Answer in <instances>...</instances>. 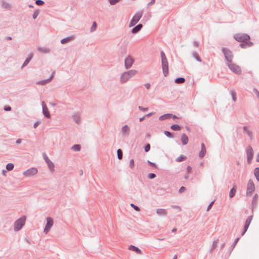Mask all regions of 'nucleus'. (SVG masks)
<instances>
[{"mask_svg": "<svg viewBox=\"0 0 259 259\" xmlns=\"http://www.w3.org/2000/svg\"><path fill=\"white\" fill-rule=\"evenodd\" d=\"M161 58L162 68L164 76H166L168 74V63L166 55L163 51L160 52Z\"/></svg>", "mask_w": 259, "mask_h": 259, "instance_id": "1", "label": "nucleus"}, {"mask_svg": "<svg viewBox=\"0 0 259 259\" xmlns=\"http://www.w3.org/2000/svg\"><path fill=\"white\" fill-rule=\"evenodd\" d=\"M136 70H130L122 73L121 75L120 81L121 83L126 82L132 76L137 73Z\"/></svg>", "mask_w": 259, "mask_h": 259, "instance_id": "2", "label": "nucleus"}, {"mask_svg": "<svg viewBox=\"0 0 259 259\" xmlns=\"http://www.w3.org/2000/svg\"><path fill=\"white\" fill-rule=\"evenodd\" d=\"M26 220V217L23 216L16 220L14 223V230L18 231L21 229L22 227L24 225Z\"/></svg>", "mask_w": 259, "mask_h": 259, "instance_id": "3", "label": "nucleus"}, {"mask_svg": "<svg viewBox=\"0 0 259 259\" xmlns=\"http://www.w3.org/2000/svg\"><path fill=\"white\" fill-rule=\"evenodd\" d=\"M222 52L224 54L225 59L228 63H231L233 58L232 52L228 48L224 47L222 48Z\"/></svg>", "mask_w": 259, "mask_h": 259, "instance_id": "4", "label": "nucleus"}, {"mask_svg": "<svg viewBox=\"0 0 259 259\" xmlns=\"http://www.w3.org/2000/svg\"><path fill=\"white\" fill-rule=\"evenodd\" d=\"M234 39L238 42H245L249 41L250 37L249 35L247 34H236L234 36Z\"/></svg>", "mask_w": 259, "mask_h": 259, "instance_id": "5", "label": "nucleus"}, {"mask_svg": "<svg viewBox=\"0 0 259 259\" xmlns=\"http://www.w3.org/2000/svg\"><path fill=\"white\" fill-rule=\"evenodd\" d=\"M143 12L142 11L137 12L132 18L130 21L129 26H135L140 20L143 16Z\"/></svg>", "mask_w": 259, "mask_h": 259, "instance_id": "6", "label": "nucleus"}, {"mask_svg": "<svg viewBox=\"0 0 259 259\" xmlns=\"http://www.w3.org/2000/svg\"><path fill=\"white\" fill-rule=\"evenodd\" d=\"M227 66L234 73L236 74H240L241 73V69L240 67L237 64L231 63H228Z\"/></svg>", "mask_w": 259, "mask_h": 259, "instance_id": "7", "label": "nucleus"}, {"mask_svg": "<svg viewBox=\"0 0 259 259\" xmlns=\"http://www.w3.org/2000/svg\"><path fill=\"white\" fill-rule=\"evenodd\" d=\"M54 224L53 219L51 217L47 218V224L45 225L44 232L45 234H47L50 230L51 227L53 226Z\"/></svg>", "mask_w": 259, "mask_h": 259, "instance_id": "8", "label": "nucleus"}, {"mask_svg": "<svg viewBox=\"0 0 259 259\" xmlns=\"http://www.w3.org/2000/svg\"><path fill=\"white\" fill-rule=\"evenodd\" d=\"M247 161L248 163H250L253 157V150L250 145H248L246 149Z\"/></svg>", "mask_w": 259, "mask_h": 259, "instance_id": "9", "label": "nucleus"}, {"mask_svg": "<svg viewBox=\"0 0 259 259\" xmlns=\"http://www.w3.org/2000/svg\"><path fill=\"white\" fill-rule=\"evenodd\" d=\"M255 189L254 183L251 179L248 181L247 186V190H246V195L250 196L252 195V193L254 192Z\"/></svg>", "mask_w": 259, "mask_h": 259, "instance_id": "10", "label": "nucleus"}, {"mask_svg": "<svg viewBox=\"0 0 259 259\" xmlns=\"http://www.w3.org/2000/svg\"><path fill=\"white\" fill-rule=\"evenodd\" d=\"M37 171L38 170L36 168L32 167L24 171L23 174L24 176L26 177H30L36 174L37 173Z\"/></svg>", "mask_w": 259, "mask_h": 259, "instance_id": "11", "label": "nucleus"}, {"mask_svg": "<svg viewBox=\"0 0 259 259\" xmlns=\"http://www.w3.org/2000/svg\"><path fill=\"white\" fill-rule=\"evenodd\" d=\"M42 156L50 170L52 171H54V164L49 158L47 154L45 153H43Z\"/></svg>", "mask_w": 259, "mask_h": 259, "instance_id": "12", "label": "nucleus"}, {"mask_svg": "<svg viewBox=\"0 0 259 259\" xmlns=\"http://www.w3.org/2000/svg\"><path fill=\"white\" fill-rule=\"evenodd\" d=\"M134 60L130 55L125 57L124 59V66L126 69L130 68L133 64Z\"/></svg>", "mask_w": 259, "mask_h": 259, "instance_id": "13", "label": "nucleus"}, {"mask_svg": "<svg viewBox=\"0 0 259 259\" xmlns=\"http://www.w3.org/2000/svg\"><path fill=\"white\" fill-rule=\"evenodd\" d=\"M41 106L42 108V113L45 117H46L47 118H50L51 115L50 113V112L48 110V108L45 104V102L42 101L41 102Z\"/></svg>", "mask_w": 259, "mask_h": 259, "instance_id": "14", "label": "nucleus"}, {"mask_svg": "<svg viewBox=\"0 0 259 259\" xmlns=\"http://www.w3.org/2000/svg\"><path fill=\"white\" fill-rule=\"evenodd\" d=\"M127 52V47L126 45H122L118 50L119 55L123 57L126 54Z\"/></svg>", "mask_w": 259, "mask_h": 259, "instance_id": "15", "label": "nucleus"}, {"mask_svg": "<svg viewBox=\"0 0 259 259\" xmlns=\"http://www.w3.org/2000/svg\"><path fill=\"white\" fill-rule=\"evenodd\" d=\"M206 152V150L205 144L204 143H201V150L199 153V157L200 158H202L205 155Z\"/></svg>", "mask_w": 259, "mask_h": 259, "instance_id": "16", "label": "nucleus"}, {"mask_svg": "<svg viewBox=\"0 0 259 259\" xmlns=\"http://www.w3.org/2000/svg\"><path fill=\"white\" fill-rule=\"evenodd\" d=\"M53 77H54V73H53L51 75V76H50L49 78H48V79H44V80H40V81H37L36 82V84H39V85H45L46 83H47L49 82H50L52 79Z\"/></svg>", "mask_w": 259, "mask_h": 259, "instance_id": "17", "label": "nucleus"}, {"mask_svg": "<svg viewBox=\"0 0 259 259\" xmlns=\"http://www.w3.org/2000/svg\"><path fill=\"white\" fill-rule=\"evenodd\" d=\"M143 24H139L134 27H133L131 30V32L133 34H136L140 31L143 27Z\"/></svg>", "mask_w": 259, "mask_h": 259, "instance_id": "18", "label": "nucleus"}, {"mask_svg": "<svg viewBox=\"0 0 259 259\" xmlns=\"http://www.w3.org/2000/svg\"><path fill=\"white\" fill-rule=\"evenodd\" d=\"M33 57V54L30 53L28 57L25 59L24 63H23V64L21 66V68H23L24 67H25L26 65H27V64L30 62V61L32 59Z\"/></svg>", "mask_w": 259, "mask_h": 259, "instance_id": "19", "label": "nucleus"}, {"mask_svg": "<svg viewBox=\"0 0 259 259\" xmlns=\"http://www.w3.org/2000/svg\"><path fill=\"white\" fill-rule=\"evenodd\" d=\"M258 195L255 194L252 198L251 205H252V211H253L254 207H256L257 204Z\"/></svg>", "mask_w": 259, "mask_h": 259, "instance_id": "20", "label": "nucleus"}, {"mask_svg": "<svg viewBox=\"0 0 259 259\" xmlns=\"http://www.w3.org/2000/svg\"><path fill=\"white\" fill-rule=\"evenodd\" d=\"M128 249L135 251V252L138 254L142 253V250L140 249H139L138 247L135 246L133 245H130L128 247Z\"/></svg>", "mask_w": 259, "mask_h": 259, "instance_id": "21", "label": "nucleus"}, {"mask_svg": "<svg viewBox=\"0 0 259 259\" xmlns=\"http://www.w3.org/2000/svg\"><path fill=\"white\" fill-rule=\"evenodd\" d=\"M181 140L183 145H186L188 143V137L186 134L184 133L182 134Z\"/></svg>", "mask_w": 259, "mask_h": 259, "instance_id": "22", "label": "nucleus"}, {"mask_svg": "<svg viewBox=\"0 0 259 259\" xmlns=\"http://www.w3.org/2000/svg\"><path fill=\"white\" fill-rule=\"evenodd\" d=\"M252 45L253 43L251 41H247L245 42H241L239 45V46L243 49H245L247 47H250Z\"/></svg>", "mask_w": 259, "mask_h": 259, "instance_id": "23", "label": "nucleus"}, {"mask_svg": "<svg viewBox=\"0 0 259 259\" xmlns=\"http://www.w3.org/2000/svg\"><path fill=\"white\" fill-rule=\"evenodd\" d=\"M252 218H253L252 215H249L247 217V218L246 219V220L245 221V224L244 225V227L248 229V227L250 224V223L252 220Z\"/></svg>", "mask_w": 259, "mask_h": 259, "instance_id": "24", "label": "nucleus"}, {"mask_svg": "<svg viewBox=\"0 0 259 259\" xmlns=\"http://www.w3.org/2000/svg\"><path fill=\"white\" fill-rule=\"evenodd\" d=\"M172 116V114L171 113H166L164 114L159 117V119L161 121L164 120L165 119H170Z\"/></svg>", "mask_w": 259, "mask_h": 259, "instance_id": "25", "label": "nucleus"}, {"mask_svg": "<svg viewBox=\"0 0 259 259\" xmlns=\"http://www.w3.org/2000/svg\"><path fill=\"white\" fill-rule=\"evenodd\" d=\"M73 38V36H69L65 38H64L62 39L60 41L61 43L62 44H65L68 42H69L70 40H71Z\"/></svg>", "mask_w": 259, "mask_h": 259, "instance_id": "26", "label": "nucleus"}, {"mask_svg": "<svg viewBox=\"0 0 259 259\" xmlns=\"http://www.w3.org/2000/svg\"><path fill=\"white\" fill-rule=\"evenodd\" d=\"M239 239H240L239 237L237 238L234 240V242L232 243V244L231 245V246L229 248V254H231V252L232 251V250H233L234 248L236 246V245L238 241H239Z\"/></svg>", "mask_w": 259, "mask_h": 259, "instance_id": "27", "label": "nucleus"}, {"mask_svg": "<svg viewBox=\"0 0 259 259\" xmlns=\"http://www.w3.org/2000/svg\"><path fill=\"white\" fill-rule=\"evenodd\" d=\"M156 213L159 215H166L167 212L166 211V210L162 208H158L156 210Z\"/></svg>", "mask_w": 259, "mask_h": 259, "instance_id": "28", "label": "nucleus"}, {"mask_svg": "<svg viewBox=\"0 0 259 259\" xmlns=\"http://www.w3.org/2000/svg\"><path fill=\"white\" fill-rule=\"evenodd\" d=\"M130 128L127 125H125L122 127L121 132L123 134H129Z\"/></svg>", "mask_w": 259, "mask_h": 259, "instance_id": "29", "label": "nucleus"}, {"mask_svg": "<svg viewBox=\"0 0 259 259\" xmlns=\"http://www.w3.org/2000/svg\"><path fill=\"white\" fill-rule=\"evenodd\" d=\"M170 129L174 131H179L181 129V127L178 124H174L170 126Z\"/></svg>", "mask_w": 259, "mask_h": 259, "instance_id": "30", "label": "nucleus"}, {"mask_svg": "<svg viewBox=\"0 0 259 259\" xmlns=\"http://www.w3.org/2000/svg\"><path fill=\"white\" fill-rule=\"evenodd\" d=\"M185 81V79L182 77H177L175 79V82L176 83L181 84L183 83Z\"/></svg>", "mask_w": 259, "mask_h": 259, "instance_id": "31", "label": "nucleus"}, {"mask_svg": "<svg viewBox=\"0 0 259 259\" xmlns=\"http://www.w3.org/2000/svg\"><path fill=\"white\" fill-rule=\"evenodd\" d=\"M192 56L198 61V62H201V59L200 58V57L199 56V54L196 52H193L192 54Z\"/></svg>", "mask_w": 259, "mask_h": 259, "instance_id": "32", "label": "nucleus"}, {"mask_svg": "<svg viewBox=\"0 0 259 259\" xmlns=\"http://www.w3.org/2000/svg\"><path fill=\"white\" fill-rule=\"evenodd\" d=\"M236 192V188H235V186H234V187L230 190V191L229 193V197L230 198H233L235 196Z\"/></svg>", "mask_w": 259, "mask_h": 259, "instance_id": "33", "label": "nucleus"}, {"mask_svg": "<svg viewBox=\"0 0 259 259\" xmlns=\"http://www.w3.org/2000/svg\"><path fill=\"white\" fill-rule=\"evenodd\" d=\"M72 118L74 121L76 123L79 124L80 123V117L78 114H75L72 116Z\"/></svg>", "mask_w": 259, "mask_h": 259, "instance_id": "34", "label": "nucleus"}, {"mask_svg": "<svg viewBox=\"0 0 259 259\" xmlns=\"http://www.w3.org/2000/svg\"><path fill=\"white\" fill-rule=\"evenodd\" d=\"M80 149L81 146L79 144H75L71 147V149L74 151H79Z\"/></svg>", "mask_w": 259, "mask_h": 259, "instance_id": "35", "label": "nucleus"}, {"mask_svg": "<svg viewBox=\"0 0 259 259\" xmlns=\"http://www.w3.org/2000/svg\"><path fill=\"white\" fill-rule=\"evenodd\" d=\"M117 158L118 159L121 160L123 157V152L121 149H118L117 150Z\"/></svg>", "mask_w": 259, "mask_h": 259, "instance_id": "36", "label": "nucleus"}, {"mask_svg": "<svg viewBox=\"0 0 259 259\" xmlns=\"http://www.w3.org/2000/svg\"><path fill=\"white\" fill-rule=\"evenodd\" d=\"M243 132L246 133L249 137L251 138L252 133L251 131L248 130L247 126H244L243 127Z\"/></svg>", "mask_w": 259, "mask_h": 259, "instance_id": "37", "label": "nucleus"}, {"mask_svg": "<svg viewBox=\"0 0 259 259\" xmlns=\"http://www.w3.org/2000/svg\"><path fill=\"white\" fill-rule=\"evenodd\" d=\"M254 175L257 181L259 182V167H256L254 170Z\"/></svg>", "mask_w": 259, "mask_h": 259, "instance_id": "38", "label": "nucleus"}, {"mask_svg": "<svg viewBox=\"0 0 259 259\" xmlns=\"http://www.w3.org/2000/svg\"><path fill=\"white\" fill-rule=\"evenodd\" d=\"M14 167V164H13L12 163H8L6 165V169L8 171L12 170L13 169Z\"/></svg>", "mask_w": 259, "mask_h": 259, "instance_id": "39", "label": "nucleus"}, {"mask_svg": "<svg viewBox=\"0 0 259 259\" xmlns=\"http://www.w3.org/2000/svg\"><path fill=\"white\" fill-rule=\"evenodd\" d=\"M97 27V24L95 21H94L92 24V26L91 27V29H90L91 32H93L95 31L96 30Z\"/></svg>", "mask_w": 259, "mask_h": 259, "instance_id": "40", "label": "nucleus"}, {"mask_svg": "<svg viewBox=\"0 0 259 259\" xmlns=\"http://www.w3.org/2000/svg\"><path fill=\"white\" fill-rule=\"evenodd\" d=\"M186 158V157L181 154L180 156L176 159L177 162H181Z\"/></svg>", "mask_w": 259, "mask_h": 259, "instance_id": "41", "label": "nucleus"}, {"mask_svg": "<svg viewBox=\"0 0 259 259\" xmlns=\"http://www.w3.org/2000/svg\"><path fill=\"white\" fill-rule=\"evenodd\" d=\"M164 134L166 137L168 138H172L174 137V134L169 131H164Z\"/></svg>", "mask_w": 259, "mask_h": 259, "instance_id": "42", "label": "nucleus"}, {"mask_svg": "<svg viewBox=\"0 0 259 259\" xmlns=\"http://www.w3.org/2000/svg\"><path fill=\"white\" fill-rule=\"evenodd\" d=\"M230 94L231 95L232 100L234 102H236V93L235 91L232 90L230 92Z\"/></svg>", "mask_w": 259, "mask_h": 259, "instance_id": "43", "label": "nucleus"}, {"mask_svg": "<svg viewBox=\"0 0 259 259\" xmlns=\"http://www.w3.org/2000/svg\"><path fill=\"white\" fill-rule=\"evenodd\" d=\"M11 6V4H10L9 3H6L5 2H3L2 3V7L4 8L9 9V8H10Z\"/></svg>", "mask_w": 259, "mask_h": 259, "instance_id": "44", "label": "nucleus"}, {"mask_svg": "<svg viewBox=\"0 0 259 259\" xmlns=\"http://www.w3.org/2000/svg\"><path fill=\"white\" fill-rule=\"evenodd\" d=\"M151 148L150 144L147 143L144 146V150L145 152H148L150 151Z\"/></svg>", "mask_w": 259, "mask_h": 259, "instance_id": "45", "label": "nucleus"}, {"mask_svg": "<svg viewBox=\"0 0 259 259\" xmlns=\"http://www.w3.org/2000/svg\"><path fill=\"white\" fill-rule=\"evenodd\" d=\"M35 3L38 6H41L45 4V2L42 0H36Z\"/></svg>", "mask_w": 259, "mask_h": 259, "instance_id": "46", "label": "nucleus"}, {"mask_svg": "<svg viewBox=\"0 0 259 259\" xmlns=\"http://www.w3.org/2000/svg\"><path fill=\"white\" fill-rule=\"evenodd\" d=\"M39 10H36L34 12V13H33V14L32 15V18H33V19H35L37 17V16H38V15L39 14Z\"/></svg>", "mask_w": 259, "mask_h": 259, "instance_id": "47", "label": "nucleus"}, {"mask_svg": "<svg viewBox=\"0 0 259 259\" xmlns=\"http://www.w3.org/2000/svg\"><path fill=\"white\" fill-rule=\"evenodd\" d=\"M218 241H219V239H217V240L213 241L212 244L211 250H212L213 249H214L215 248V247L217 246V243L218 242Z\"/></svg>", "mask_w": 259, "mask_h": 259, "instance_id": "48", "label": "nucleus"}, {"mask_svg": "<svg viewBox=\"0 0 259 259\" xmlns=\"http://www.w3.org/2000/svg\"><path fill=\"white\" fill-rule=\"evenodd\" d=\"M38 50L39 51H40L41 52H44V53H48L49 52V50L48 49H44V48H38Z\"/></svg>", "mask_w": 259, "mask_h": 259, "instance_id": "49", "label": "nucleus"}, {"mask_svg": "<svg viewBox=\"0 0 259 259\" xmlns=\"http://www.w3.org/2000/svg\"><path fill=\"white\" fill-rule=\"evenodd\" d=\"M147 177H148V178L149 179H154L156 177V176L154 173H149Z\"/></svg>", "mask_w": 259, "mask_h": 259, "instance_id": "50", "label": "nucleus"}, {"mask_svg": "<svg viewBox=\"0 0 259 259\" xmlns=\"http://www.w3.org/2000/svg\"><path fill=\"white\" fill-rule=\"evenodd\" d=\"M131 206L136 210V211H140V208L139 206H138L137 205H135L133 203H131Z\"/></svg>", "mask_w": 259, "mask_h": 259, "instance_id": "51", "label": "nucleus"}, {"mask_svg": "<svg viewBox=\"0 0 259 259\" xmlns=\"http://www.w3.org/2000/svg\"><path fill=\"white\" fill-rule=\"evenodd\" d=\"M130 167L132 168V169H133L135 167V162H134V160L133 159H132L130 160Z\"/></svg>", "mask_w": 259, "mask_h": 259, "instance_id": "52", "label": "nucleus"}, {"mask_svg": "<svg viewBox=\"0 0 259 259\" xmlns=\"http://www.w3.org/2000/svg\"><path fill=\"white\" fill-rule=\"evenodd\" d=\"M147 163L150 166L153 167H156V164L154 162H152L148 160H147Z\"/></svg>", "mask_w": 259, "mask_h": 259, "instance_id": "53", "label": "nucleus"}, {"mask_svg": "<svg viewBox=\"0 0 259 259\" xmlns=\"http://www.w3.org/2000/svg\"><path fill=\"white\" fill-rule=\"evenodd\" d=\"M4 109L6 111H10L12 110V108L11 106L7 105L4 107Z\"/></svg>", "mask_w": 259, "mask_h": 259, "instance_id": "54", "label": "nucleus"}, {"mask_svg": "<svg viewBox=\"0 0 259 259\" xmlns=\"http://www.w3.org/2000/svg\"><path fill=\"white\" fill-rule=\"evenodd\" d=\"M138 109L140 110L144 111V112H146V111H148V108H144V107H142L141 106H138Z\"/></svg>", "mask_w": 259, "mask_h": 259, "instance_id": "55", "label": "nucleus"}, {"mask_svg": "<svg viewBox=\"0 0 259 259\" xmlns=\"http://www.w3.org/2000/svg\"><path fill=\"white\" fill-rule=\"evenodd\" d=\"M214 202V200H213V201H211V202L209 204V205H208V206H207V209H206V210H207V211H209V210L211 209V207H212V205H213V204Z\"/></svg>", "mask_w": 259, "mask_h": 259, "instance_id": "56", "label": "nucleus"}, {"mask_svg": "<svg viewBox=\"0 0 259 259\" xmlns=\"http://www.w3.org/2000/svg\"><path fill=\"white\" fill-rule=\"evenodd\" d=\"M186 188L184 186H182L180 187L179 190V193L180 194H181L183 192H184L185 190H186Z\"/></svg>", "mask_w": 259, "mask_h": 259, "instance_id": "57", "label": "nucleus"}, {"mask_svg": "<svg viewBox=\"0 0 259 259\" xmlns=\"http://www.w3.org/2000/svg\"><path fill=\"white\" fill-rule=\"evenodd\" d=\"M253 91L257 97L259 98V91L256 88H254Z\"/></svg>", "mask_w": 259, "mask_h": 259, "instance_id": "58", "label": "nucleus"}, {"mask_svg": "<svg viewBox=\"0 0 259 259\" xmlns=\"http://www.w3.org/2000/svg\"><path fill=\"white\" fill-rule=\"evenodd\" d=\"M191 170H192V168L190 166V165H188L187 167V173L188 174V173H190L191 172Z\"/></svg>", "mask_w": 259, "mask_h": 259, "instance_id": "59", "label": "nucleus"}, {"mask_svg": "<svg viewBox=\"0 0 259 259\" xmlns=\"http://www.w3.org/2000/svg\"><path fill=\"white\" fill-rule=\"evenodd\" d=\"M40 122L39 121H36L33 124V127L36 128L38 126V125L40 124Z\"/></svg>", "mask_w": 259, "mask_h": 259, "instance_id": "60", "label": "nucleus"}, {"mask_svg": "<svg viewBox=\"0 0 259 259\" xmlns=\"http://www.w3.org/2000/svg\"><path fill=\"white\" fill-rule=\"evenodd\" d=\"M155 3V0H151V1L148 3L147 6H150L153 5Z\"/></svg>", "mask_w": 259, "mask_h": 259, "instance_id": "61", "label": "nucleus"}, {"mask_svg": "<svg viewBox=\"0 0 259 259\" xmlns=\"http://www.w3.org/2000/svg\"><path fill=\"white\" fill-rule=\"evenodd\" d=\"M247 229H248L247 228L243 227V229L242 233H241L242 236H243L245 234V233L247 231Z\"/></svg>", "mask_w": 259, "mask_h": 259, "instance_id": "62", "label": "nucleus"}, {"mask_svg": "<svg viewBox=\"0 0 259 259\" xmlns=\"http://www.w3.org/2000/svg\"><path fill=\"white\" fill-rule=\"evenodd\" d=\"M150 84L149 83H146L145 84V88L147 89H149V88H150Z\"/></svg>", "mask_w": 259, "mask_h": 259, "instance_id": "63", "label": "nucleus"}, {"mask_svg": "<svg viewBox=\"0 0 259 259\" xmlns=\"http://www.w3.org/2000/svg\"><path fill=\"white\" fill-rule=\"evenodd\" d=\"M193 45L195 47H198L199 46V42L197 41H194L193 42Z\"/></svg>", "mask_w": 259, "mask_h": 259, "instance_id": "64", "label": "nucleus"}]
</instances>
